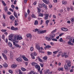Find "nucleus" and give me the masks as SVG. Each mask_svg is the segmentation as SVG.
<instances>
[{
  "mask_svg": "<svg viewBox=\"0 0 74 74\" xmlns=\"http://www.w3.org/2000/svg\"><path fill=\"white\" fill-rule=\"evenodd\" d=\"M14 39L13 40L14 45L15 47H18V48H21V46L19 45L18 44H16V42L18 43V40H22L23 38L22 36L19 37V36L18 35H15L14 36Z\"/></svg>",
  "mask_w": 74,
  "mask_h": 74,
  "instance_id": "f257e3e1",
  "label": "nucleus"
},
{
  "mask_svg": "<svg viewBox=\"0 0 74 74\" xmlns=\"http://www.w3.org/2000/svg\"><path fill=\"white\" fill-rule=\"evenodd\" d=\"M33 32H37V34H42V33H45L47 32V30H43L39 31L38 29H36L35 30H33Z\"/></svg>",
  "mask_w": 74,
  "mask_h": 74,
  "instance_id": "f03ea898",
  "label": "nucleus"
},
{
  "mask_svg": "<svg viewBox=\"0 0 74 74\" xmlns=\"http://www.w3.org/2000/svg\"><path fill=\"white\" fill-rule=\"evenodd\" d=\"M36 49H38V51H39V52L40 53H44V52L42 51V50H40V46L39 45H38L37 44L36 45Z\"/></svg>",
  "mask_w": 74,
  "mask_h": 74,
  "instance_id": "7ed1b4c3",
  "label": "nucleus"
},
{
  "mask_svg": "<svg viewBox=\"0 0 74 74\" xmlns=\"http://www.w3.org/2000/svg\"><path fill=\"white\" fill-rule=\"evenodd\" d=\"M44 15L45 16L44 18L45 20H47L48 19V16H49V14H45Z\"/></svg>",
  "mask_w": 74,
  "mask_h": 74,
  "instance_id": "20e7f679",
  "label": "nucleus"
},
{
  "mask_svg": "<svg viewBox=\"0 0 74 74\" xmlns=\"http://www.w3.org/2000/svg\"><path fill=\"white\" fill-rule=\"evenodd\" d=\"M42 7H43L45 8V10H48V8H47V5L45 4L44 3L42 4Z\"/></svg>",
  "mask_w": 74,
  "mask_h": 74,
  "instance_id": "39448f33",
  "label": "nucleus"
},
{
  "mask_svg": "<svg viewBox=\"0 0 74 74\" xmlns=\"http://www.w3.org/2000/svg\"><path fill=\"white\" fill-rule=\"evenodd\" d=\"M26 36L27 38H31L32 37V35L30 34H27Z\"/></svg>",
  "mask_w": 74,
  "mask_h": 74,
  "instance_id": "423d86ee",
  "label": "nucleus"
},
{
  "mask_svg": "<svg viewBox=\"0 0 74 74\" xmlns=\"http://www.w3.org/2000/svg\"><path fill=\"white\" fill-rule=\"evenodd\" d=\"M2 56H3L4 58L5 59V60H7V56H6V55H5V54H4V53H2Z\"/></svg>",
  "mask_w": 74,
  "mask_h": 74,
  "instance_id": "0eeeda50",
  "label": "nucleus"
},
{
  "mask_svg": "<svg viewBox=\"0 0 74 74\" xmlns=\"http://www.w3.org/2000/svg\"><path fill=\"white\" fill-rule=\"evenodd\" d=\"M46 40L47 41H51L52 40V38L51 37H45Z\"/></svg>",
  "mask_w": 74,
  "mask_h": 74,
  "instance_id": "6e6552de",
  "label": "nucleus"
},
{
  "mask_svg": "<svg viewBox=\"0 0 74 74\" xmlns=\"http://www.w3.org/2000/svg\"><path fill=\"white\" fill-rule=\"evenodd\" d=\"M10 19H11L12 21H14L15 20V17L12 15L10 16Z\"/></svg>",
  "mask_w": 74,
  "mask_h": 74,
  "instance_id": "1a4fd4ad",
  "label": "nucleus"
},
{
  "mask_svg": "<svg viewBox=\"0 0 74 74\" xmlns=\"http://www.w3.org/2000/svg\"><path fill=\"white\" fill-rule=\"evenodd\" d=\"M17 66V65L16 64H12L11 66V67L13 69H15V68H16Z\"/></svg>",
  "mask_w": 74,
  "mask_h": 74,
  "instance_id": "9d476101",
  "label": "nucleus"
},
{
  "mask_svg": "<svg viewBox=\"0 0 74 74\" xmlns=\"http://www.w3.org/2000/svg\"><path fill=\"white\" fill-rule=\"evenodd\" d=\"M16 60L17 61V62H22V59L20 58H17L16 59Z\"/></svg>",
  "mask_w": 74,
  "mask_h": 74,
  "instance_id": "9b49d317",
  "label": "nucleus"
},
{
  "mask_svg": "<svg viewBox=\"0 0 74 74\" xmlns=\"http://www.w3.org/2000/svg\"><path fill=\"white\" fill-rule=\"evenodd\" d=\"M37 56V53L36 52L32 53L31 54V56Z\"/></svg>",
  "mask_w": 74,
  "mask_h": 74,
  "instance_id": "f8f14e48",
  "label": "nucleus"
},
{
  "mask_svg": "<svg viewBox=\"0 0 74 74\" xmlns=\"http://www.w3.org/2000/svg\"><path fill=\"white\" fill-rule=\"evenodd\" d=\"M58 71H63V67H62L61 68H58Z\"/></svg>",
  "mask_w": 74,
  "mask_h": 74,
  "instance_id": "ddd939ff",
  "label": "nucleus"
},
{
  "mask_svg": "<svg viewBox=\"0 0 74 74\" xmlns=\"http://www.w3.org/2000/svg\"><path fill=\"white\" fill-rule=\"evenodd\" d=\"M23 59H24V60H25V61H28V59L27 58H26L25 56H24L23 57Z\"/></svg>",
  "mask_w": 74,
  "mask_h": 74,
  "instance_id": "4468645a",
  "label": "nucleus"
},
{
  "mask_svg": "<svg viewBox=\"0 0 74 74\" xmlns=\"http://www.w3.org/2000/svg\"><path fill=\"white\" fill-rule=\"evenodd\" d=\"M64 68L65 70H66L67 71L69 70V69H68V67H67V66L66 65H65L64 66Z\"/></svg>",
  "mask_w": 74,
  "mask_h": 74,
  "instance_id": "2eb2a0df",
  "label": "nucleus"
},
{
  "mask_svg": "<svg viewBox=\"0 0 74 74\" xmlns=\"http://www.w3.org/2000/svg\"><path fill=\"white\" fill-rule=\"evenodd\" d=\"M68 44H69V45H73V43H71V42L70 41L68 42Z\"/></svg>",
  "mask_w": 74,
  "mask_h": 74,
  "instance_id": "dca6fc26",
  "label": "nucleus"
},
{
  "mask_svg": "<svg viewBox=\"0 0 74 74\" xmlns=\"http://www.w3.org/2000/svg\"><path fill=\"white\" fill-rule=\"evenodd\" d=\"M32 66H35L37 64V63L36 62H34L32 63Z\"/></svg>",
  "mask_w": 74,
  "mask_h": 74,
  "instance_id": "f3484780",
  "label": "nucleus"
},
{
  "mask_svg": "<svg viewBox=\"0 0 74 74\" xmlns=\"http://www.w3.org/2000/svg\"><path fill=\"white\" fill-rule=\"evenodd\" d=\"M67 66L69 67H71V62L70 61L68 63Z\"/></svg>",
  "mask_w": 74,
  "mask_h": 74,
  "instance_id": "a211bd4d",
  "label": "nucleus"
},
{
  "mask_svg": "<svg viewBox=\"0 0 74 74\" xmlns=\"http://www.w3.org/2000/svg\"><path fill=\"white\" fill-rule=\"evenodd\" d=\"M62 3L63 4H67V2L66 1H62Z\"/></svg>",
  "mask_w": 74,
  "mask_h": 74,
  "instance_id": "6ab92c4d",
  "label": "nucleus"
},
{
  "mask_svg": "<svg viewBox=\"0 0 74 74\" xmlns=\"http://www.w3.org/2000/svg\"><path fill=\"white\" fill-rule=\"evenodd\" d=\"M10 58H12V56H13V53L12 51L10 52Z\"/></svg>",
  "mask_w": 74,
  "mask_h": 74,
  "instance_id": "aec40b11",
  "label": "nucleus"
},
{
  "mask_svg": "<svg viewBox=\"0 0 74 74\" xmlns=\"http://www.w3.org/2000/svg\"><path fill=\"white\" fill-rule=\"evenodd\" d=\"M14 16H15L16 18H18V16H17V14H16V13L15 12H14Z\"/></svg>",
  "mask_w": 74,
  "mask_h": 74,
  "instance_id": "412c9836",
  "label": "nucleus"
},
{
  "mask_svg": "<svg viewBox=\"0 0 74 74\" xmlns=\"http://www.w3.org/2000/svg\"><path fill=\"white\" fill-rule=\"evenodd\" d=\"M38 24V21L37 20H36L34 23V25H37Z\"/></svg>",
  "mask_w": 74,
  "mask_h": 74,
  "instance_id": "4be33fe9",
  "label": "nucleus"
},
{
  "mask_svg": "<svg viewBox=\"0 0 74 74\" xmlns=\"http://www.w3.org/2000/svg\"><path fill=\"white\" fill-rule=\"evenodd\" d=\"M3 66H4V67L6 68L7 67H8V65L6 64V63H5L3 64Z\"/></svg>",
  "mask_w": 74,
  "mask_h": 74,
  "instance_id": "5701e85b",
  "label": "nucleus"
},
{
  "mask_svg": "<svg viewBox=\"0 0 74 74\" xmlns=\"http://www.w3.org/2000/svg\"><path fill=\"white\" fill-rule=\"evenodd\" d=\"M2 3L3 5H4V6H5V5H6L7 4H6V3H5V2H4V1H2Z\"/></svg>",
  "mask_w": 74,
  "mask_h": 74,
  "instance_id": "b1692460",
  "label": "nucleus"
},
{
  "mask_svg": "<svg viewBox=\"0 0 74 74\" xmlns=\"http://www.w3.org/2000/svg\"><path fill=\"white\" fill-rule=\"evenodd\" d=\"M49 71H50V70H49V69H47L46 70L45 73V74H48Z\"/></svg>",
  "mask_w": 74,
  "mask_h": 74,
  "instance_id": "393cba45",
  "label": "nucleus"
},
{
  "mask_svg": "<svg viewBox=\"0 0 74 74\" xmlns=\"http://www.w3.org/2000/svg\"><path fill=\"white\" fill-rule=\"evenodd\" d=\"M31 16L32 18H37L36 16L34 14H32Z\"/></svg>",
  "mask_w": 74,
  "mask_h": 74,
  "instance_id": "a878e982",
  "label": "nucleus"
},
{
  "mask_svg": "<svg viewBox=\"0 0 74 74\" xmlns=\"http://www.w3.org/2000/svg\"><path fill=\"white\" fill-rule=\"evenodd\" d=\"M8 44L9 47H12V44H11V42H9L8 43Z\"/></svg>",
  "mask_w": 74,
  "mask_h": 74,
  "instance_id": "bb28decb",
  "label": "nucleus"
},
{
  "mask_svg": "<svg viewBox=\"0 0 74 74\" xmlns=\"http://www.w3.org/2000/svg\"><path fill=\"white\" fill-rule=\"evenodd\" d=\"M67 54L66 53H62L61 56L62 57V58H63V57H64V56H65V55H66Z\"/></svg>",
  "mask_w": 74,
  "mask_h": 74,
  "instance_id": "cd10ccee",
  "label": "nucleus"
},
{
  "mask_svg": "<svg viewBox=\"0 0 74 74\" xmlns=\"http://www.w3.org/2000/svg\"><path fill=\"white\" fill-rule=\"evenodd\" d=\"M39 67H40V66L38 65V64L35 66V67L36 69H38Z\"/></svg>",
  "mask_w": 74,
  "mask_h": 74,
  "instance_id": "c85d7f7f",
  "label": "nucleus"
},
{
  "mask_svg": "<svg viewBox=\"0 0 74 74\" xmlns=\"http://www.w3.org/2000/svg\"><path fill=\"white\" fill-rule=\"evenodd\" d=\"M38 59L39 61V62H40L42 63V60H41V59L39 57H38Z\"/></svg>",
  "mask_w": 74,
  "mask_h": 74,
  "instance_id": "c756f323",
  "label": "nucleus"
},
{
  "mask_svg": "<svg viewBox=\"0 0 74 74\" xmlns=\"http://www.w3.org/2000/svg\"><path fill=\"white\" fill-rule=\"evenodd\" d=\"M37 10H38V14H39L40 13V12H41V9H40L39 8H37Z\"/></svg>",
  "mask_w": 74,
  "mask_h": 74,
  "instance_id": "7c9ffc66",
  "label": "nucleus"
},
{
  "mask_svg": "<svg viewBox=\"0 0 74 74\" xmlns=\"http://www.w3.org/2000/svg\"><path fill=\"white\" fill-rule=\"evenodd\" d=\"M21 70L23 71H26V69L24 68H21Z\"/></svg>",
  "mask_w": 74,
  "mask_h": 74,
  "instance_id": "2f4dec72",
  "label": "nucleus"
},
{
  "mask_svg": "<svg viewBox=\"0 0 74 74\" xmlns=\"http://www.w3.org/2000/svg\"><path fill=\"white\" fill-rule=\"evenodd\" d=\"M7 10H8V7H6L4 8V10L5 11V12L8 11Z\"/></svg>",
  "mask_w": 74,
  "mask_h": 74,
  "instance_id": "473e14b6",
  "label": "nucleus"
},
{
  "mask_svg": "<svg viewBox=\"0 0 74 74\" xmlns=\"http://www.w3.org/2000/svg\"><path fill=\"white\" fill-rule=\"evenodd\" d=\"M49 22V20H46L45 22L46 24H47V25H48Z\"/></svg>",
  "mask_w": 74,
  "mask_h": 74,
  "instance_id": "72a5a7b5",
  "label": "nucleus"
},
{
  "mask_svg": "<svg viewBox=\"0 0 74 74\" xmlns=\"http://www.w3.org/2000/svg\"><path fill=\"white\" fill-rule=\"evenodd\" d=\"M44 16V14H42V13H40L39 14V16H41L42 17V16Z\"/></svg>",
  "mask_w": 74,
  "mask_h": 74,
  "instance_id": "f704fd0d",
  "label": "nucleus"
},
{
  "mask_svg": "<svg viewBox=\"0 0 74 74\" xmlns=\"http://www.w3.org/2000/svg\"><path fill=\"white\" fill-rule=\"evenodd\" d=\"M59 51L58 50L57 51H54L53 52V53H54V54H56Z\"/></svg>",
  "mask_w": 74,
  "mask_h": 74,
  "instance_id": "c9c22d12",
  "label": "nucleus"
},
{
  "mask_svg": "<svg viewBox=\"0 0 74 74\" xmlns=\"http://www.w3.org/2000/svg\"><path fill=\"white\" fill-rule=\"evenodd\" d=\"M14 35L12 34H11L10 35H9V38H12V37H13Z\"/></svg>",
  "mask_w": 74,
  "mask_h": 74,
  "instance_id": "e433bc0d",
  "label": "nucleus"
},
{
  "mask_svg": "<svg viewBox=\"0 0 74 74\" xmlns=\"http://www.w3.org/2000/svg\"><path fill=\"white\" fill-rule=\"evenodd\" d=\"M38 6L39 8H42V4H41L40 3L39 4Z\"/></svg>",
  "mask_w": 74,
  "mask_h": 74,
  "instance_id": "4c0bfd02",
  "label": "nucleus"
},
{
  "mask_svg": "<svg viewBox=\"0 0 74 74\" xmlns=\"http://www.w3.org/2000/svg\"><path fill=\"white\" fill-rule=\"evenodd\" d=\"M42 59L44 60H47V56H45L42 58Z\"/></svg>",
  "mask_w": 74,
  "mask_h": 74,
  "instance_id": "58836bf2",
  "label": "nucleus"
},
{
  "mask_svg": "<svg viewBox=\"0 0 74 74\" xmlns=\"http://www.w3.org/2000/svg\"><path fill=\"white\" fill-rule=\"evenodd\" d=\"M55 36V34H53L51 36V38H54V37Z\"/></svg>",
  "mask_w": 74,
  "mask_h": 74,
  "instance_id": "ea45409f",
  "label": "nucleus"
},
{
  "mask_svg": "<svg viewBox=\"0 0 74 74\" xmlns=\"http://www.w3.org/2000/svg\"><path fill=\"white\" fill-rule=\"evenodd\" d=\"M46 47H47V49H48L50 48H51V46H50L49 45L46 46Z\"/></svg>",
  "mask_w": 74,
  "mask_h": 74,
  "instance_id": "a19ab883",
  "label": "nucleus"
},
{
  "mask_svg": "<svg viewBox=\"0 0 74 74\" xmlns=\"http://www.w3.org/2000/svg\"><path fill=\"white\" fill-rule=\"evenodd\" d=\"M64 32H67L68 31V29L65 27H64Z\"/></svg>",
  "mask_w": 74,
  "mask_h": 74,
  "instance_id": "79ce46f5",
  "label": "nucleus"
},
{
  "mask_svg": "<svg viewBox=\"0 0 74 74\" xmlns=\"http://www.w3.org/2000/svg\"><path fill=\"white\" fill-rule=\"evenodd\" d=\"M52 41H57L58 40L56 39L55 38H52Z\"/></svg>",
  "mask_w": 74,
  "mask_h": 74,
  "instance_id": "37998d69",
  "label": "nucleus"
},
{
  "mask_svg": "<svg viewBox=\"0 0 74 74\" xmlns=\"http://www.w3.org/2000/svg\"><path fill=\"white\" fill-rule=\"evenodd\" d=\"M59 41L60 42H63V40L62 38H61L59 40Z\"/></svg>",
  "mask_w": 74,
  "mask_h": 74,
  "instance_id": "c03bdc74",
  "label": "nucleus"
},
{
  "mask_svg": "<svg viewBox=\"0 0 74 74\" xmlns=\"http://www.w3.org/2000/svg\"><path fill=\"white\" fill-rule=\"evenodd\" d=\"M1 32H5L7 31V30L6 29H2L1 30Z\"/></svg>",
  "mask_w": 74,
  "mask_h": 74,
  "instance_id": "a18cd8bd",
  "label": "nucleus"
},
{
  "mask_svg": "<svg viewBox=\"0 0 74 74\" xmlns=\"http://www.w3.org/2000/svg\"><path fill=\"white\" fill-rule=\"evenodd\" d=\"M2 38L3 40H5V36H4V35H2Z\"/></svg>",
  "mask_w": 74,
  "mask_h": 74,
  "instance_id": "49530a36",
  "label": "nucleus"
},
{
  "mask_svg": "<svg viewBox=\"0 0 74 74\" xmlns=\"http://www.w3.org/2000/svg\"><path fill=\"white\" fill-rule=\"evenodd\" d=\"M71 22H74V18L73 17V18H71Z\"/></svg>",
  "mask_w": 74,
  "mask_h": 74,
  "instance_id": "de8ad7c7",
  "label": "nucleus"
},
{
  "mask_svg": "<svg viewBox=\"0 0 74 74\" xmlns=\"http://www.w3.org/2000/svg\"><path fill=\"white\" fill-rule=\"evenodd\" d=\"M9 72L10 73H11V74H12L13 71L12 70H9Z\"/></svg>",
  "mask_w": 74,
  "mask_h": 74,
  "instance_id": "09e8293b",
  "label": "nucleus"
},
{
  "mask_svg": "<svg viewBox=\"0 0 74 74\" xmlns=\"http://www.w3.org/2000/svg\"><path fill=\"white\" fill-rule=\"evenodd\" d=\"M56 32V29H55V30L53 31L52 32H51V33H55V32Z\"/></svg>",
  "mask_w": 74,
  "mask_h": 74,
  "instance_id": "8fccbe9b",
  "label": "nucleus"
},
{
  "mask_svg": "<svg viewBox=\"0 0 74 74\" xmlns=\"http://www.w3.org/2000/svg\"><path fill=\"white\" fill-rule=\"evenodd\" d=\"M14 28L15 27H14L12 26L11 27V29L12 30H14Z\"/></svg>",
  "mask_w": 74,
  "mask_h": 74,
  "instance_id": "3c124183",
  "label": "nucleus"
},
{
  "mask_svg": "<svg viewBox=\"0 0 74 74\" xmlns=\"http://www.w3.org/2000/svg\"><path fill=\"white\" fill-rule=\"evenodd\" d=\"M44 22L43 20H41L40 23V25H42V23Z\"/></svg>",
  "mask_w": 74,
  "mask_h": 74,
  "instance_id": "603ef678",
  "label": "nucleus"
},
{
  "mask_svg": "<svg viewBox=\"0 0 74 74\" xmlns=\"http://www.w3.org/2000/svg\"><path fill=\"white\" fill-rule=\"evenodd\" d=\"M11 7L13 9H14V8H15V6L14 5H12Z\"/></svg>",
  "mask_w": 74,
  "mask_h": 74,
  "instance_id": "864d4df0",
  "label": "nucleus"
},
{
  "mask_svg": "<svg viewBox=\"0 0 74 74\" xmlns=\"http://www.w3.org/2000/svg\"><path fill=\"white\" fill-rule=\"evenodd\" d=\"M47 54L48 55H51L52 54V52H50L49 51L47 52Z\"/></svg>",
  "mask_w": 74,
  "mask_h": 74,
  "instance_id": "5fc2aeb1",
  "label": "nucleus"
},
{
  "mask_svg": "<svg viewBox=\"0 0 74 74\" xmlns=\"http://www.w3.org/2000/svg\"><path fill=\"white\" fill-rule=\"evenodd\" d=\"M18 71L19 72V74H22V72H21V71L20 69L18 70Z\"/></svg>",
  "mask_w": 74,
  "mask_h": 74,
  "instance_id": "6e6d98bb",
  "label": "nucleus"
},
{
  "mask_svg": "<svg viewBox=\"0 0 74 74\" xmlns=\"http://www.w3.org/2000/svg\"><path fill=\"white\" fill-rule=\"evenodd\" d=\"M49 1H46V2H45V3L46 4H49Z\"/></svg>",
  "mask_w": 74,
  "mask_h": 74,
  "instance_id": "4d7b16f0",
  "label": "nucleus"
},
{
  "mask_svg": "<svg viewBox=\"0 0 74 74\" xmlns=\"http://www.w3.org/2000/svg\"><path fill=\"white\" fill-rule=\"evenodd\" d=\"M31 74H34V72L33 71H32L30 72Z\"/></svg>",
  "mask_w": 74,
  "mask_h": 74,
  "instance_id": "13d9d810",
  "label": "nucleus"
},
{
  "mask_svg": "<svg viewBox=\"0 0 74 74\" xmlns=\"http://www.w3.org/2000/svg\"><path fill=\"white\" fill-rule=\"evenodd\" d=\"M18 22V21L17 20H15V22H14V23H17Z\"/></svg>",
  "mask_w": 74,
  "mask_h": 74,
  "instance_id": "bf43d9fd",
  "label": "nucleus"
},
{
  "mask_svg": "<svg viewBox=\"0 0 74 74\" xmlns=\"http://www.w3.org/2000/svg\"><path fill=\"white\" fill-rule=\"evenodd\" d=\"M30 50L31 51H33V47H30Z\"/></svg>",
  "mask_w": 74,
  "mask_h": 74,
  "instance_id": "052dcab7",
  "label": "nucleus"
},
{
  "mask_svg": "<svg viewBox=\"0 0 74 74\" xmlns=\"http://www.w3.org/2000/svg\"><path fill=\"white\" fill-rule=\"evenodd\" d=\"M63 34H64V33H62L61 34H60L59 36L60 37H61V36H62V35H63Z\"/></svg>",
  "mask_w": 74,
  "mask_h": 74,
  "instance_id": "680f3d73",
  "label": "nucleus"
},
{
  "mask_svg": "<svg viewBox=\"0 0 74 74\" xmlns=\"http://www.w3.org/2000/svg\"><path fill=\"white\" fill-rule=\"evenodd\" d=\"M72 40H73V38L71 37L69 39V41H71H71H72Z\"/></svg>",
  "mask_w": 74,
  "mask_h": 74,
  "instance_id": "e2e57ef3",
  "label": "nucleus"
},
{
  "mask_svg": "<svg viewBox=\"0 0 74 74\" xmlns=\"http://www.w3.org/2000/svg\"><path fill=\"white\" fill-rule=\"evenodd\" d=\"M3 17L4 18V19H5V15H4V14H3Z\"/></svg>",
  "mask_w": 74,
  "mask_h": 74,
  "instance_id": "0e129e2a",
  "label": "nucleus"
},
{
  "mask_svg": "<svg viewBox=\"0 0 74 74\" xmlns=\"http://www.w3.org/2000/svg\"><path fill=\"white\" fill-rule=\"evenodd\" d=\"M33 4H34V5H35L36 4H37V2L35 1L33 3Z\"/></svg>",
  "mask_w": 74,
  "mask_h": 74,
  "instance_id": "69168bd1",
  "label": "nucleus"
},
{
  "mask_svg": "<svg viewBox=\"0 0 74 74\" xmlns=\"http://www.w3.org/2000/svg\"><path fill=\"white\" fill-rule=\"evenodd\" d=\"M7 14L8 15H11V13L10 12H7Z\"/></svg>",
  "mask_w": 74,
  "mask_h": 74,
  "instance_id": "338daca9",
  "label": "nucleus"
},
{
  "mask_svg": "<svg viewBox=\"0 0 74 74\" xmlns=\"http://www.w3.org/2000/svg\"><path fill=\"white\" fill-rule=\"evenodd\" d=\"M5 41L6 43H7L8 42V39H5Z\"/></svg>",
  "mask_w": 74,
  "mask_h": 74,
  "instance_id": "774afa93",
  "label": "nucleus"
}]
</instances>
